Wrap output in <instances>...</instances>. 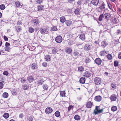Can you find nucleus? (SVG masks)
Returning a JSON list of instances; mask_svg holds the SVG:
<instances>
[{
    "instance_id": "obj_57",
    "label": "nucleus",
    "mask_w": 121,
    "mask_h": 121,
    "mask_svg": "<svg viewBox=\"0 0 121 121\" xmlns=\"http://www.w3.org/2000/svg\"><path fill=\"white\" fill-rule=\"evenodd\" d=\"M79 52L77 51H75L73 53V54L75 56H76L79 54Z\"/></svg>"
},
{
    "instance_id": "obj_33",
    "label": "nucleus",
    "mask_w": 121,
    "mask_h": 121,
    "mask_svg": "<svg viewBox=\"0 0 121 121\" xmlns=\"http://www.w3.org/2000/svg\"><path fill=\"white\" fill-rule=\"evenodd\" d=\"M101 45L104 48L107 45V44L106 43V41H104L101 42Z\"/></svg>"
},
{
    "instance_id": "obj_59",
    "label": "nucleus",
    "mask_w": 121,
    "mask_h": 121,
    "mask_svg": "<svg viewBox=\"0 0 121 121\" xmlns=\"http://www.w3.org/2000/svg\"><path fill=\"white\" fill-rule=\"evenodd\" d=\"M33 119L32 117H29L28 119L29 121H33Z\"/></svg>"
},
{
    "instance_id": "obj_6",
    "label": "nucleus",
    "mask_w": 121,
    "mask_h": 121,
    "mask_svg": "<svg viewBox=\"0 0 121 121\" xmlns=\"http://www.w3.org/2000/svg\"><path fill=\"white\" fill-rule=\"evenodd\" d=\"M101 79L99 78H96L94 80L95 83L97 85H98L100 84Z\"/></svg>"
},
{
    "instance_id": "obj_58",
    "label": "nucleus",
    "mask_w": 121,
    "mask_h": 121,
    "mask_svg": "<svg viewBox=\"0 0 121 121\" xmlns=\"http://www.w3.org/2000/svg\"><path fill=\"white\" fill-rule=\"evenodd\" d=\"M3 87V84L2 82H0V89L2 88Z\"/></svg>"
},
{
    "instance_id": "obj_16",
    "label": "nucleus",
    "mask_w": 121,
    "mask_h": 121,
    "mask_svg": "<svg viewBox=\"0 0 121 121\" xmlns=\"http://www.w3.org/2000/svg\"><path fill=\"white\" fill-rule=\"evenodd\" d=\"M33 23L35 25L37 26L39 23V20L37 19H35L33 21Z\"/></svg>"
},
{
    "instance_id": "obj_40",
    "label": "nucleus",
    "mask_w": 121,
    "mask_h": 121,
    "mask_svg": "<svg viewBox=\"0 0 121 121\" xmlns=\"http://www.w3.org/2000/svg\"><path fill=\"white\" fill-rule=\"evenodd\" d=\"M4 117L6 119L9 117V115L8 113H5L3 115Z\"/></svg>"
},
{
    "instance_id": "obj_48",
    "label": "nucleus",
    "mask_w": 121,
    "mask_h": 121,
    "mask_svg": "<svg viewBox=\"0 0 121 121\" xmlns=\"http://www.w3.org/2000/svg\"><path fill=\"white\" fill-rule=\"evenodd\" d=\"M15 5L17 7H18L21 5L20 3L18 1H17L15 2Z\"/></svg>"
},
{
    "instance_id": "obj_36",
    "label": "nucleus",
    "mask_w": 121,
    "mask_h": 121,
    "mask_svg": "<svg viewBox=\"0 0 121 121\" xmlns=\"http://www.w3.org/2000/svg\"><path fill=\"white\" fill-rule=\"evenodd\" d=\"M2 96L3 97L6 98L8 96V93L6 92H4Z\"/></svg>"
},
{
    "instance_id": "obj_37",
    "label": "nucleus",
    "mask_w": 121,
    "mask_h": 121,
    "mask_svg": "<svg viewBox=\"0 0 121 121\" xmlns=\"http://www.w3.org/2000/svg\"><path fill=\"white\" fill-rule=\"evenodd\" d=\"M74 118L76 120H79L80 119V117L79 116L77 115H75L74 117Z\"/></svg>"
},
{
    "instance_id": "obj_46",
    "label": "nucleus",
    "mask_w": 121,
    "mask_h": 121,
    "mask_svg": "<svg viewBox=\"0 0 121 121\" xmlns=\"http://www.w3.org/2000/svg\"><path fill=\"white\" fill-rule=\"evenodd\" d=\"M55 116L57 117H59L60 116V113L58 111H56L55 113Z\"/></svg>"
},
{
    "instance_id": "obj_19",
    "label": "nucleus",
    "mask_w": 121,
    "mask_h": 121,
    "mask_svg": "<svg viewBox=\"0 0 121 121\" xmlns=\"http://www.w3.org/2000/svg\"><path fill=\"white\" fill-rule=\"evenodd\" d=\"M101 4L99 7V9L101 10H103L105 9V4L103 1L101 2Z\"/></svg>"
},
{
    "instance_id": "obj_64",
    "label": "nucleus",
    "mask_w": 121,
    "mask_h": 121,
    "mask_svg": "<svg viewBox=\"0 0 121 121\" xmlns=\"http://www.w3.org/2000/svg\"><path fill=\"white\" fill-rule=\"evenodd\" d=\"M118 57L119 59H121V52L119 53Z\"/></svg>"
},
{
    "instance_id": "obj_7",
    "label": "nucleus",
    "mask_w": 121,
    "mask_h": 121,
    "mask_svg": "<svg viewBox=\"0 0 121 121\" xmlns=\"http://www.w3.org/2000/svg\"><path fill=\"white\" fill-rule=\"evenodd\" d=\"M31 67L33 70H37L38 68V66L36 63H33L31 65Z\"/></svg>"
},
{
    "instance_id": "obj_30",
    "label": "nucleus",
    "mask_w": 121,
    "mask_h": 121,
    "mask_svg": "<svg viewBox=\"0 0 121 121\" xmlns=\"http://www.w3.org/2000/svg\"><path fill=\"white\" fill-rule=\"evenodd\" d=\"M48 86L46 84H44L43 85V89L45 90H47L48 88Z\"/></svg>"
},
{
    "instance_id": "obj_5",
    "label": "nucleus",
    "mask_w": 121,
    "mask_h": 121,
    "mask_svg": "<svg viewBox=\"0 0 121 121\" xmlns=\"http://www.w3.org/2000/svg\"><path fill=\"white\" fill-rule=\"evenodd\" d=\"M111 17L110 14L108 13H106L104 15V18L105 19L108 20Z\"/></svg>"
},
{
    "instance_id": "obj_17",
    "label": "nucleus",
    "mask_w": 121,
    "mask_h": 121,
    "mask_svg": "<svg viewBox=\"0 0 121 121\" xmlns=\"http://www.w3.org/2000/svg\"><path fill=\"white\" fill-rule=\"evenodd\" d=\"M51 54H54L56 53L57 52V49L55 47L52 48L51 49Z\"/></svg>"
},
{
    "instance_id": "obj_24",
    "label": "nucleus",
    "mask_w": 121,
    "mask_h": 121,
    "mask_svg": "<svg viewBox=\"0 0 121 121\" xmlns=\"http://www.w3.org/2000/svg\"><path fill=\"white\" fill-rule=\"evenodd\" d=\"M60 22L63 23H64L65 22L66 20L64 16H62L60 17Z\"/></svg>"
},
{
    "instance_id": "obj_26",
    "label": "nucleus",
    "mask_w": 121,
    "mask_h": 121,
    "mask_svg": "<svg viewBox=\"0 0 121 121\" xmlns=\"http://www.w3.org/2000/svg\"><path fill=\"white\" fill-rule=\"evenodd\" d=\"M16 30L17 32L21 31L22 30L21 27L20 26H15Z\"/></svg>"
},
{
    "instance_id": "obj_52",
    "label": "nucleus",
    "mask_w": 121,
    "mask_h": 121,
    "mask_svg": "<svg viewBox=\"0 0 121 121\" xmlns=\"http://www.w3.org/2000/svg\"><path fill=\"white\" fill-rule=\"evenodd\" d=\"M21 80V82L22 83H24L26 81L25 78H22Z\"/></svg>"
},
{
    "instance_id": "obj_11",
    "label": "nucleus",
    "mask_w": 121,
    "mask_h": 121,
    "mask_svg": "<svg viewBox=\"0 0 121 121\" xmlns=\"http://www.w3.org/2000/svg\"><path fill=\"white\" fill-rule=\"evenodd\" d=\"M94 99L96 101L100 102L102 100V98L101 96H97L95 97Z\"/></svg>"
},
{
    "instance_id": "obj_9",
    "label": "nucleus",
    "mask_w": 121,
    "mask_h": 121,
    "mask_svg": "<svg viewBox=\"0 0 121 121\" xmlns=\"http://www.w3.org/2000/svg\"><path fill=\"white\" fill-rule=\"evenodd\" d=\"M52 110L50 107L47 108L45 110V113L47 114L50 113L52 111Z\"/></svg>"
},
{
    "instance_id": "obj_54",
    "label": "nucleus",
    "mask_w": 121,
    "mask_h": 121,
    "mask_svg": "<svg viewBox=\"0 0 121 121\" xmlns=\"http://www.w3.org/2000/svg\"><path fill=\"white\" fill-rule=\"evenodd\" d=\"M43 0H36V2L38 4H40L42 2Z\"/></svg>"
},
{
    "instance_id": "obj_55",
    "label": "nucleus",
    "mask_w": 121,
    "mask_h": 121,
    "mask_svg": "<svg viewBox=\"0 0 121 121\" xmlns=\"http://www.w3.org/2000/svg\"><path fill=\"white\" fill-rule=\"evenodd\" d=\"M12 93L13 94H17L16 90H13L12 91Z\"/></svg>"
},
{
    "instance_id": "obj_12",
    "label": "nucleus",
    "mask_w": 121,
    "mask_h": 121,
    "mask_svg": "<svg viewBox=\"0 0 121 121\" xmlns=\"http://www.w3.org/2000/svg\"><path fill=\"white\" fill-rule=\"evenodd\" d=\"M91 75V74L90 72L88 71H86L84 73L83 75V76L87 78L90 77Z\"/></svg>"
},
{
    "instance_id": "obj_28",
    "label": "nucleus",
    "mask_w": 121,
    "mask_h": 121,
    "mask_svg": "<svg viewBox=\"0 0 121 121\" xmlns=\"http://www.w3.org/2000/svg\"><path fill=\"white\" fill-rule=\"evenodd\" d=\"M79 81L82 84L84 83L85 81V78L83 77L81 78H80Z\"/></svg>"
},
{
    "instance_id": "obj_50",
    "label": "nucleus",
    "mask_w": 121,
    "mask_h": 121,
    "mask_svg": "<svg viewBox=\"0 0 121 121\" xmlns=\"http://www.w3.org/2000/svg\"><path fill=\"white\" fill-rule=\"evenodd\" d=\"M5 50L6 51H8V52H10V48L9 47H6L4 48Z\"/></svg>"
},
{
    "instance_id": "obj_62",
    "label": "nucleus",
    "mask_w": 121,
    "mask_h": 121,
    "mask_svg": "<svg viewBox=\"0 0 121 121\" xmlns=\"http://www.w3.org/2000/svg\"><path fill=\"white\" fill-rule=\"evenodd\" d=\"M77 4L78 5H80L81 4V1L80 0H78L77 2Z\"/></svg>"
},
{
    "instance_id": "obj_29",
    "label": "nucleus",
    "mask_w": 121,
    "mask_h": 121,
    "mask_svg": "<svg viewBox=\"0 0 121 121\" xmlns=\"http://www.w3.org/2000/svg\"><path fill=\"white\" fill-rule=\"evenodd\" d=\"M111 88L113 90L115 89L117 87L116 84L114 83H111Z\"/></svg>"
},
{
    "instance_id": "obj_25",
    "label": "nucleus",
    "mask_w": 121,
    "mask_h": 121,
    "mask_svg": "<svg viewBox=\"0 0 121 121\" xmlns=\"http://www.w3.org/2000/svg\"><path fill=\"white\" fill-rule=\"evenodd\" d=\"M65 51L67 53L70 54L72 51V50L70 48H67L66 49Z\"/></svg>"
},
{
    "instance_id": "obj_44",
    "label": "nucleus",
    "mask_w": 121,
    "mask_h": 121,
    "mask_svg": "<svg viewBox=\"0 0 121 121\" xmlns=\"http://www.w3.org/2000/svg\"><path fill=\"white\" fill-rule=\"evenodd\" d=\"M108 6L109 7V8L112 11H113L112 9V7L111 4H110V3L109 2H108L107 3Z\"/></svg>"
},
{
    "instance_id": "obj_14",
    "label": "nucleus",
    "mask_w": 121,
    "mask_h": 121,
    "mask_svg": "<svg viewBox=\"0 0 121 121\" xmlns=\"http://www.w3.org/2000/svg\"><path fill=\"white\" fill-rule=\"evenodd\" d=\"M99 3V0H92L91 4L97 6Z\"/></svg>"
},
{
    "instance_id": "obj_60",
    "label": "nucleus",
    "mask_w": 121,
    "mask_h": 121,
    "mask_svg": "<svg viewBox=\"0 0 121 121\" xmlns=\"http://www.w3.org/2000/svg\"><path fill=\"white\" fill-rule=\"evenodd\" d=\"M117 34H121V30H118L117 31Z\"/></svg>"
},
{
    "instance_id": "obj_39",
    "label": "nucleus",
    "mask_w": 121,
    "mask_h": 121,
    "mask_svg": "<svg viewBox=\"0 0 121 121\" xmlns=\"http://www.w3.org/2000/svg\"><path fill=\"white\" fill-rule=\"evenodd\" d=\"M78 70L79 71H84L83 67L82 66L78 67Z\"/></svg>"
},
{
    "instance_id": "obj_13",
    "label": "nucleus",
    "mask_w": 121,
    "mask_h": 121,
    "mask_svg": "<svg viewBox=\"0 0 121 121\" xmlns=\"http://www.w3.org/2000/svg\"><path fill=\"white\" fill-rule=\"evenodd\" d=\"M79 38L82 41H84L85 39V37L84 33H81L79 35Z\"/></svg>"
},
{
    "instance_id": "obj_2",
    "label": "nucleus",
    "mask_w": 121,
    "mask_h": 121,
    "mask_svg": "<svg viewBox=\"0 0 121 121\" xmlns=\"http://www.w3.org/2000/svg\"><path fill=\"white\" fill-rule=\"evenodd\" d=\"M110 22L112 25L117 24L119 22V20L116 17H112L110 19Z\"/></svg>"
},
{
    "instance_id": "obj_31",
    "label": "nucleus",
    "mask_w": 121,
    "mask_h": 121,
    "mask_svg": "<svg viewBox=\"0 0 121 121\" xmlns=\"http://www.w3.org/2000/svg\"><path fill=\"white\" fill-rule=\"evenodd\" d=\"M106 57L109 60H111L112 59V56L111 54H108L106 56Z\"/></svg>"
},
{
    "instance_id": "obj_34",
    "label": "nucleus",
    "mask_w": 121,
    "mask_h": 121,
    "mask_svg": "<svg viewBox=\"0 0 121 121\" xmlns=\"http://www.w3.org/2000/svg\"><path fill=\"white\" fill-rule=\"evenodd\" d=\"M105 53L107 54V52L105 50L101 51L100 52V55L101 56H104Z\"/></svg>"
},
{
    "instance_id": "obj_41",
    "label": "nucleus",
    "mask_w": 121,
    "mask_h": 121,
    "mask_svg": "<svg viewBox=\"0 0 121 121\" xmlns=\"http://www.w3.org/2000/svg\"><path fill=\"white\" fill-rule=\"evenodd\" d=\"M117 107L115 106H113L111 108L112 111L113 112H114L117 110Z\"/></svg>"
},
{
    "instance_id": "obj_51",
    "label": "nucleus",
    "mask_w": 121,
    "mask_h": 121,
    "mask_svg": "<svg viewBox=\"0 0 121 121\" xmlns=\"http://www.w3.org/2000/svg\"><path fill=\"white\" fill-rule=\"evenodd\" d=\"M51 30L52 31H56L58 30L56 26L52 27L51 28Z\"/></svg>"
},
{
    "instance_id": "obj_35",
    "label": "nucleus",
    "mask_w": 121,
    "mask_h": 121,
    "mask_svg": "<svg viewBox=\"0 0 121 121\" xmlns=\"http://www.w3.org/2000/svg\"><path fill=\"white\" fill-rule=\"evenodd\" d=\"M28 86L26 85L25 84L22 86V88L24 90H27L28 89Z\"/></svg>"
},
{
    "instance_id": "obj_45",
    "label": "nucleus",
    "mask_w": 121,
    "mask_h": 121,
    "mask_svg": "<svg viewBox=\"0 0 121 121\" xmlns=\"http://www.w3.org/2000/svg\"><path fill=\"white\" fill-rule=\"evenodd\" d=\"M5 8V7L4 4H2L0 5V9L1 10H4Z\"/></svg>"
},
{
    "instance_id": "obj_8",
    "label": "nucleus",
    "mask_w": 121,
    "mask_h": 121,
    "mask_svg": "<svg viewBox=\"0 0 121 121\" xmlns=\"http://www.w3.org/2000/svg\"><path fill=\"white\" fill-rule=\"evenodd\" d=\"M102 62V61L99 58H96L95 60V62L98 65H100Z\"/></svg>"
},
{
    "instance_id": "obj_3",
    "label": "nucleus",
    "mask_w": 121,
    "mask_h": 121,
    "mask_svg": "<svg viewBox=\"0 0 121 121\" xmlns=\"http://www.w3.org/2000/svg\"><path fill=\"white\" fill-rule=\"evenodd\" d=\"M55 41L57 43H60L62 40V38L60 35L57 36L55 39Z\"/></svg>"
},
{
    "instance_id": "obj_42",
    "label": "nucleus",
    "mask_w": 121,
    "mask_h": 121,
    "mask_svg": "<svg viewBox=\"0 0 121 121\" xmlns=\"http://www.w3.org/2000/svg\"><path fill=\"white\" fill-rule=\"evenodd\" d=\"M120 37L119 38V39H114V41L115 42V43L116 44H117L119 43H120V42H119V39L120 38Z\"/></svg>"
},
{
    "instance_id": "obj_18",
    "label": "nucleus",
    "mask_w": 121,
    "mask_h": 121,
    "mask_svg": "<svg viewBox=\"0 0 121 121\" xmlns=\"http://www.w3.org/2000/svg\"><path fill=\"white\" fill-rule=\"evenodd\" d=\"M74 12L75 14L78 15L80 14V10L79 9L76 8L74 10Z\"/></svg>"
},
{
    "instance_id": "obj_4",
    "label": "nucleus",
    "mask_w": 121,
    "mask_h": 121,
    "mask_svg": "<svg viewBox=\"0 0 121 121\" xmlns=\"http://www.w3.org/2000/svg\"><path fill=\"white\" fill-rule=\"evenodd\" d=\"M117 98V95L114 94H112L110 97V99L112 101H115Z\"/></svg>"
},
{
    "instance_id": "obj_22",
    "label": "nucleus",
    "mask_w": 121,
    "mask_h": 121,
    "mask_svg": "<svg viewBox=\"0 0 121 121\" xmlns=\"http://www.w3.org/2000/svg\"><path fill=\"white\" fill-rule=\"evenodd\" d=\"M51 56L49 55H47L44 57V59L46 61H49L51 60Z\"/></svg>"
},
{
    "instance_id": "obj_20",
    "label": "nucleus",
    "mask_w": 121,
    "mask_h": 121,
    "mask_svg": "<svg viewBox=\"0 0 121 121\" xmlns=\"http://www.w3.org/2000/svg\"><path fill=\"white\" fill-rule=\"evenodd\" d=\"M93 104L91 101L88 102L86 105V107L88 108H91Z\"/></svg>"
},
{
    "instance_id": "obj_27",
    "label": "nucleus",
    "mask_w": 121,
    "mask_h": 121,
    "mask_svg": "<svg viewBox=\"0 0 121 121\" xmlns=\"http://www.w3.org/2000/svg\"><path fill=\"white\" fill-rule=\"evenodd\" d=\"M39 30L42 34H43L46 32V30L45 28H41Z\"/></svg>"
},
{
    "instance_id": "obj_21",
    "label": "nucleus",
    "mask_w": 121,
    "mask_h": 121,
    "mask_svg": "<svg viewBox=\"0 0 121 121\" xmlns=\"http://www.w3.org/2000/svg\"><path fill=\"white\" fill-rule=\"evenodd\" d=\"M103 110V109H102L100 110H99L98 111H96L95 110H94V113L95 115H96L100 113H102Z\"/></svg>"
},
{
    "instance_id": "obj_23",
    "label": "nucleus",
    "mask_w": 121,
    "mask_h": 121,
    "mask_svg": "<svg viewBox=\"0 0 121 121\" xmlns=\"http://www.w3.org/2000/svg\"><path fill=\"white\" fill-rule=\"evenodd\" d=\"M65 23L67 26H70L72 23V22L71 20H66Z\"/></svg>"
},
{
    "instance_id": "obj_53",
    "label": "nucleus",
    "mask_w": 121,
    "mask_h": 121,
    "mask_svg": "<svg viewBox=\"0 0 121 121\" xmlns=\"http://www.w3.org/2000/svg\"><path fill=\"white\" fill-rule=\"evenodd\" d=\"M114 65L115 67L117 66L118 65V62L117 61H114Z\"/></svg>"
},
{
    "instance_id": "obj_56",
    "label": "nucleus",
    "mask_w": 121,
    "mask_h": 121,
    "mask_svg": "<svg viewBox=\"0 0 121 121\" xmlns=\"http://www.w3.org/2000/svg\"><path fill=\"white\" fill-rule=\"evenodd\" d=\"M42 65L43 66L45 67H46L47 66V64L46 63L44 62L42 64Z\"/></svg>"
},
{
    "instance_id": "obj_10",
    "label": "nucleus",
    "mask_w": 121,
    "mask_h": 121,
    "mask_svg": "<svg viewBox=\"0 0 121 121\" xmlns=\"http://www.w3.org/2000/svg\"><path fill=\"white\" fill-rule=\"evenodd\" d=\"M84 48L85 50L88 51L91 49V47L90 45L86 44L84 46Z\"/></svg>"
},
{
    "instance_id": "obj_61",
    "label": "nucleus",
    "mask_w": 121,
    "mask_h": 121,
    "mask_svg": "<svg viewBox=\"0 0 121 121\" xmlns=\"http://www.w3.org/2000/svg\"><path fill=\"white\" fill-rule=\"evenodd\" d=\"M9 73L8 71H4L3 73V74L7 76L8 75Z\"/></svg>"
},
{
    "instance_id": "obj_47",
    "label": "nucleus",
    "mask_w": 121,
    "mask_h": 121,
    "mask_svg": "<svg viewBox=\"0 0 121 121\" xmlns=\"http://www.w3.org/2000/svg\"><path fill=\"white\" fill-rule=\"evenodd\" d=\"M60 93L61 96L63 97L65 96V92L64 91H61Z\"/></svg>"
},
{
    "instance_id": "obj_1",
    "label": "nucleus",
    "mask_w": 121,
    "mask_h": 121,
    "mask_svg": "<svg viewBox=\"0 0 121 121\" xmlns=\"http://www.w3.org/2000/svg\"><path fill=\"white\" fill-rule=\"evenodd\" d=\"M44 81L43 77H40L37 79L36 82L37 84L39 86L42 84Z\"/></svg>"
},
{
    "instance_id": "obj_38",
    "label": "nucleus",
    "mask_w": 121,
    "mask_h": 121,
    "mask_svg": "<svg viewBox=\"0 0 121 121\" xmlns=\"http://www.w3.org/2000/svg\"><path fill=\"white\" fill-rule=\"evenodd\" d=\"M85 62L86 63H88L91 61V60L88 57L86 58L85 60Z\"/></svg>"
},
{
    "instance_id": "obj_32",
    "label": "nucleus",
    "mask_w": 121,
    "mask_h": 121,
    "mask_svg": "<svg viewBox=\"0 0 121 121\" xmlns=\"http://www.w3.org/2000/svg\"><path fill=\"white\" fill-rule=\"evenodd\" d=\"M38 10L39 11H41L43 10L44 8V6L39 5L37 7Z\"/></svg>"
},
{
    "instance_id": "obj_15",
    "label": "nucleus",
    "mask_w": 121,
    "mask_h": 121,
    "mask_svg": "<svg viewBox=\"0 0 121 121\" xmlns=\"http://www.w3.org/2000/svg\"><path fill=\"white\" fill-rule=\"evenodd\" d=\"M27 80L29 83H30L33 81L34 78L32 76H31L27 78Z\"/></svg>"
},
{
    "instance_id": "obj_43",
    "label": "nucleus",
    "mask_w": 121,
    "mask_h": 121,
    "mask_svg": "<svg viewBox=\"0 0 121 121\" xmlns=\"http://www.w3.org/2000/svg\"><path fill=\"white\" fill-rule=\"evenodd\" d=\"M29 32L31 33L33 32L34 31V29L33 28L29 27Z\"/></svg>"
},
{
    "instance_id": "obj_63",
    "label": "nucleus",
    "mask_w": 121,
    "mask_h": 121,
    "mask_svg": "<svg viewBox=\"0 0 121 121\" xmlns=\"http://www.w3.org/2000/svg\"><path fill=\"white\" fill-rule=\"evenodd\" d=\"M23 113H21L19 115V117L20 118H22L23 117Z\"/></svg>"
},
{
    "instance_id": "obj_49",
    "label": "nucleus",
    "mask_w": 121,
    "mask_h": 121,
    "mask_svg": "<svg viewBox=\"0 0 121 121\" xmlns=\"http://www.w3.org/2000/svg\"><path fill=\"white\" fill-rule=\"evenodd\" d=\"M103 17H104V15L103 14L100 15L99 18V21H101Z\"/></svg>"
}]
</instances>
